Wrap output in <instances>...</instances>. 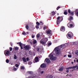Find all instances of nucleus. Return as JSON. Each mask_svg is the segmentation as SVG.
<instances>
[{
  "label": "nucleus",
  "instance_id": "nucleus-24",
  "mask_svg": "<svg viewBox=\"0 0 78 78\" xmlns=\"http://www.w3.org/2000/svg\"><path fill=\"white\" fill-rule=\"evenodd\" d=\"M57 25H59V24H60V22L59 20H57Z\"/></svg>",
  "mask_w": 78,
  "mask_h": 78
},
{
  "label": "nucleus",
  "instance_id": "nucleus-40",
  "mask_svg": "<svg viewBox=\"0 0 78 78\" xmlns=\"http://www.w3.org/2000/svg\"><path fill=\"white\" fill-rule=\"evenodd\" d=\"M68 56L69 58H72V55H68Z\"/></svg>",
  "mask_w": 78,
  "mask_h": 78
},
{
  "label": "nucleus",
  "instance_id": "nucleus-55",
  "mask_svg": "<svg viewBox=\"0 0 78 78\" xmlns=\"http://www.w3.org/2000/svg\"><path fill=\"white\" fill-rule=\"evenodd\" d=\"M41 12H42V14H44V13H43V11H42Z\"/></svg>",
  "mask_w": 78,
  "mask_h": 78
},
{
  "label": "nucleus",
  "instance_id": "nucleus-53",
  "mask_svg": "<svg viewBox=\"0 0 78 78\" xmlns=\"http://www.w3.org/2000/svg\"><path fill=\"white\" fill-rule=\"evenodd\" d=\"M32 38H34V36H32Z\"/></svg>",
  "mask_w": 78,
  "mask_h": 78
},
{
  "label": "nucleus",
  "instance_id": "nucleus-42",
  "mask_svg": "<svg viewBox=\"0 0 78 78\" xmlns=\"http://www.w3.org/2000/svg\"><path fill=\"white\" fill-rule=\"evenodd\" d=\"M15 66L16 67H19V65H18V64H16Z\"/></svg>",
  "mask_w": 78,
  "mask_h": 78
},
{
  "label": "nucleus",
  "instance_id": "nucleus-28",
  "mask_svg": "<svg viewBox=\"0 0 78 78\" xmlns=\"http://www.w3.org/2000/svg\"><path fill=\"white\" fill-rule=\"evenodd\" d=\"M39 36H40V34H38L37 35V38H39Z\"/></svg>",
  "mask_w": 78,
  "mask_h": 78
},
{
  "label": "nucleus",
  "instance_id": "nucleus-23",
  "mask_svg": "<svg viewBox=\"0 0 78 78\" xmlns=\"http://www.w3.org/2000/svg\"><path fill=\"white\" fill-rule=\"evenodd\" d=\"M51 14L52 16H54L55 14V12L54 11H53L52 12Z\"/></svg>",
  "mask_w": 78,
  "mask_h": 78
},
{
  "label": "nucleus",
  "instance_id": "nucleus-60",
  "mask_svg": "<svg viewBox=\"0 0 78 78\" xmlns=\"http://www.w3.org/2000/svg\"><path fill=\"white\" fill-rule=\"evenodd\" d=\"M66 56V55H64V57H65Z\"/></svg>",
  "mask_w": 78,
  "mask_h": 78
},
{
  "label": "nucleus",
  "instance_id": "nucleus-3",
  "mask_svg": "<svg viewBox=\"0 0 78 78\" xmlns=\"http://www.w3.org/2000/svg\"><path fill=\"white\" fill-rule=\"evenodd\" d=\"M48 56L50 58V59L51 61H55L57 59L56 57H54V55H51V53Z\"/></svg>",
  "mask_w": 78,
  "mask_h": 78
},
{
  "label": "nucleus",
  "instance_id": "nucleus-18",
  "mask_svg": "<svg viewBox=\"0 0 78 78\" xmlns=\"http://www.w3.org/2000/svg\"><path fill=\"white\" fill-rule=\"evenodd\" d=\"M35 61L36 62H37L39 61V58H38V57H36L35 58Z\"/></svg>",
  "mask_w": 78,
  "mask_h": 78
},
{
  "label": "nucleus",
  "instance_id": "nucleus-15",
  "mask_svg": "<svg viewBox=\"0 0 78 78\" xmlns=\"http://www.w3.org/2000/svg\"><path fill=\"white\" fill-rule=\"evenodd\" d=\"M46 67V66L45 64L43 63L42 64L41 66V68H45Z\"/></svg>",
  "mask_w": 78,
  "mask_h": 78
},
{
  "label": "nucleus",
  "instance_id": "nucleus-20",
  "mask_svg": "<svg viewBox=\"0 0 78 78\" xmlns=\"http://www.w3.org/2000/svg\"><path fill=\"white\" fill-rule=\"evenodd\" d=\"M22 59H23V61L24 62H27V60L25 57H23L22 58Z\"/></svg>",
  "mask_w": 78,
  "mask_h": 78
},
{
  "label": "nucleus",
  "instance_id": "nucleus-27",
  "mask_svg": "<svg viewBox=\"0 0 78 78\" xmlns=\"http://www.w3.org/2000/svg\"><path fill=\"white\" fill-rule=\"evenodd\" d=\"M6 63H9V59H7L6 60Z\"/></svg>",
  "mask_w": 78,
  "mask_h": 78
},
{
  "label": "nucleus",
  "instance_id": "nucleus-32",
  "mask_svg": "<svg viewBox=\"0 0 78 78\" xmlns=\"http://www.w3.org/2000/svg\"><path fill=\"white\" fill-rule=\"evenodd\" d=\"M35 28L37 29H39V26H37V25H36V26L35 27Z\"/></svg>",
  "mask_w": 78,
  "mask_h": 78
},
{
  "label": "nucleus",
  "instance_id": "nucleus-9",
  "mask_svg": "<svg viewBox=\"0 0 78 78\" xmlns=\"http://www.w3.org/2000/svg\"><path fill=\"white\" fill-rule=\"evenodd\" d=\"M42 41H43L45 43L48 41V38H44L41 39Z\"/></svg>",
  "mask_w": 78,
  "mask_h": 78
},
{
  "label": "nucleus",
  "instance_id": "nucleus-12",
  "mask_svg": "<svg viewBox=\"0 0 78 78\" xmlns=\"http://www.w3.org/2000/svg\"><path fill=\"white\" fill-rule=\"evenodd\" d=\"M46 33H47L48 34H50L51 36L52 35V34L51 33V31H50V30H48L46 31Z\"/></svg>",
  "mask_w": 78,
  "mask_h": 78
},
{
  "label": "nucleus",
  "instance_id": "nucleus-39",
  "mask_svg": "<svg viewBox=\"0 0 78 78\" xmlns=\"http://www.w3.org/2000/svg\"><path fill=\"white\" fill-rule=\"evenodd\" d=\"M61 8V7H60V6H59L58 7L56 8L57 10H58V9H59V8Z\"/></svg>",
  "mask_w": 78,
  "mask_h": 78
},
{
  "label": "nucleus",
  "instance_id": "nucleus-10",
  "mask_svg": "<svg viewBox=\"0 0 78 78\" xmlns=\"http://www.w3.org/2000/svg\"><path fill=\"white\" fill-rule=\"evenodd\" d=\"M60 30L61 31H65V27L62 26L60 28Z\"/></svg>",
  "mask_w": 78,
  "mask_h": 78
},
{
  "label": "nucleus",
  "instance_id": "nucleus-29",
  "mask_svg": "<svg viewBox=\"0 0 78 78\" xmlns=\"http://www.w3.org/2000/svg\"><path fill=\"white\" fill-rule=\"evenodd\" d=\"M64 14L65 15H67V14H68V12L66 11H65L64 12Z\"/></svg>",
  "mask_w": 78,
  "mask_h": 78
},
{
  "label": "nucleus",
  "instance_id": "nucleus-45",
  "mask_svg": "<svg viewBox=\"0 0 78 78\" xmlns=\"http://www.w3.org/2000/svg\"><path fill=\"white\" fill-rule=\"evenodd\" d=\"M26 60L27 61H29V58L28 57L26 58Z\"/></svg>",
  "mask_w": 78,
  "mask_h": 78
},
{
  "label": "nucleus",
  "instance_id": "nucleus-6",
  "mask_svg": "<svg viewBox=\"0 0 78 78\" xmlns=\"http://www.w3.org/2000/svg\"><path fill=\"white\" fill-rule=\"evenodd\" d=\"M4 54L6 56H8V55H10V51H5L4 52Z\"/></svg>",
  "mask_w": 78,
  "mask_h": 78
},
{
  "label": "nucleus",
  "instance_id": "nucleus-54",
  "mask_svg": "<svg viewBox=\"0 0 78 78\" xmlns=\"http://www.w3.org/2000/svg\"><path fill=\"white\" fill-rule=\"evenodd\" d=\"M10 44L11 46H12V43H10Z\"/></svg>",
  "mask_w": 78,
  "mask_h": 78
},
{
  "label": "nucleus",
  "instance_id": "nucleus-41",
  "mask_svg": "<svg viewBox=\"0 0 78 78\" xmlns=\"http://www.w3.org/2000/svg\"><path fill=\"white\" fill-rule=\"evenodd\" d=\"M28 64L29 65H31V64H32V63L31 62H28Z\"/></svg>",
  "mask_w": 78,
  "mask_h": 78
},
{
  "label": "nucleus",
  "instance_id": "nucleus-52",
  "mask_svg": "<svg viewBox=\"0 0 78 78\" xmlns=\"http://www.w3.org/2000/svg\"><path fill=\"white\" fill-rule=\"evenodd\" d=\"M44 73V71H43L41 72V73L42 74V73Z\"/></svg>",
  "mask_w": 78,
  "mask_h": 78
},
{
  "label": "nucleus",
  "instance_id": "nucleus-21",
  "mask_svg": "<svg viewBox=\"0 0 78 78\" xmlns=\"http://www.w3.org/2000/svg\"><path fill=\"white\" fill-rule=\"evenodd\" d=\"M43 40H42V39L40 41V42L41 43V44H45V43L44 41H42Z\"/></svg>",
  "mask_w": 78,
  "mask_h": 78
},
{
  "label": "nucleus",
  "instance_id": "nucleus-8",
  "mask_svg": "<svg viewBox=\"0 0 78 78\" xmlns=\"http://www.w3.org/2000/svg\"><path fill=\"white\" fill-rule=\"evenodd\" d=\"M60 19V21L62 22L63 20V18L62 17H59L58 16L57 19V20H59Z\"/></svg>",
  "mask_w": 78,
  "mask_h": 78
},
{
  "label": "nucleus",
  "instance_id": "nucleus-13",
  "mask_svg": "<svg viewBox=\"0 0 78 78\" xmlns=\"http://www.w3.org/2000/svg\"><path fill=\"white\" fill-rule=\"evenodd\" d=\"M44 62H47L48 63H50V60L46 58L44 60Z\"/></svg>",
  "mask_w": 78,
  "mask_h": 78
},
{
  "label": "nucleus",
  "instance_id": "nucleus-38",
  "mask_svg": "<svg viewBox=\"0 0 78 78\" xmlns=\"http://www.w3.org/2000/svg\"><path fill=\"white\" fill-rule=\"evenodd\" d=\"M21 69H25V68L24 67V66H21Z\"/></svg>",
  "mask_w": 78,
  "mask_h": 78
},
{
  "label": "nucleus",
  "instance_id": "nucleus-30",
  "mask_svg": "<svg viewBox=\"0 0 78 78\" xmlns=\"http://www.w3.org/2000/svg\"><path fill=\"white\" fill-rule=\"evenodd\" d=\"M36 24H37L36 25L38 26H39V25H40V23H39V22H37L36 23Z\"/></svg>",
  "mask_w": 78,
  "mask_h": 78
},
{
  "label": "nucleus",
  "instance_id": "nucleus-63",
  "mask_svg": "<svg viewBox=\"0 0 78 78\" xmlns=\"http://www.w3.org/2000/svg\"><path fill=\"white\" fill-rule=\"evenodd\" d=\"M27 33H27V34H28V32H27Z\"/></svg>",
  "mask_w": 78,
  "mask_h": 78
},
{
  "label": "nucleus",
  "instance_id": "nucleus-48",
  "mask_svg": "<svg viewBox=\"0 0 78 78\" xmlns=\"http://www.w3.org/2000/svg\"><path fill=\"white\" fill-rule=\"evenodd\" d=\"M37 51H39V48H37Z\"/></svg>",
  "mask_w": 78,
  "mask_h": 78
},
{
  "label": "nucleus",
  "instance_id": "nucleus-22",
  "mask_svg": "<svg viewBox=\"0 0 78 78\" xmlns=\"http://www.w3.org/2000/svg\"><path fill=\"white\" fill-rule=\"evenodd\" d=\"M69 14L71 16H73L74 15V12L73 11H71Z\"/></svg>",
  "mask_w": 78,
  "mask_h": 78
},
{
  "label": "nucleus",
  "instance_id": "nucleus-43",
  "mask_svg": "<svg viewBox=\"0 0 78 78\" xmlns=\"http://www.w3.org/2000/svg\"><path fill=\"white\" fill-rule=\"evenodd\" d=\"M76 55H78V50L76 51V52H75Z\"/></svg>",
  "mask_w": 78,
  "mask_h": 78
},
{
  "label": "nucleus",
  "instance_id": "nucleus-7",
  "mask_svg": "<svg viewBox=\"0 0 78 78\" xmlns=\"http://www.w3.org/2000/svg\"><path fill=\"white\" fill-rule=\"evenodd\" d=\"M19 45L21 49V50L23 49V47H22V46H25V45H24V44H22L20 42L19 43Z\"/></svg>",
  "mask_w": 78,
  "mask_h": 78
},
{
  "label": "nucleus",
  "instance_id": "nucleus-44",
  "mask_svg": "<svg viewBox=\"0 0 78 78\" xmlns=\"http://www.w3.org/2000/svg\"><path fill=\"white\" fill-rule=\"evenodd\" d=\"M48 46H50V45H51V43L50 42L48 43Z\"/></svg>",
  "mask_w": 78,
  "mask_h": 78
},
{
  "label": "nucleus",
  "instance_id": "nucleus-51",
  "mask_svg": "<svg viewBox=\"0 0 78 78\" xmlns=\"http://www.w3.org/2000/svg\"><path fill=\"white\" fill-rule=\"evenodd\" d=\"M29 54H30V55H31L32 54V53H31V51H29Z\"/></svg>",
  "mask_w": 78,
  "mask_h": 78
},
{
  "label": "nucleus",
  "instance_id": "nucleus-14",
  "mask_svg": "<svg viewBox=\"0 0 78 78\" xmlns=\"http://www.w3.org/2000/svg\"><path fill=\"white\" fill-rule=\"evenodd\" d=\"M47 78H53V76L52 75H50L48 74L46 76Z\"/></svg>",
  "mask_w": 78,
  "mask_h": 78
},
{
  "label": "nucleus",
  "instance_id": "nucleus-11",
  "mask_svg": "<svg viewBox=\"0 0 78 78\" xmlns=\"http://www.w3.org/2000/svg\"><path fill=\"white\" fill-rule=\"evenodd\" d=\"M24 48V49L26 50H28L30 49V47L26 45L24 46V48Z\"/></svg>",
  "mask_w": 78,
  "mask_h": 78
},
{
  "label": "nucleus",
  "instance_id": "nucleus-26",
  "mask_svg": "<svg viewBox=\"0 0 78 78\" xmlns=\"http://www.w3.org/2000/svg\"><path fill=\"white\" fill-rule=\"evenodd\" d=\"M26 28L27 30H28V28H29V26H28V25H26Z\"/></svg>",
  "mask_w": 78,
  "mask_h": 78
},
{
  "label": "nucleus",
  "instance_id": "nucleus-33",
  "mask_svg": "<svg viewBox=\"0 0 78 78\" xmlns=\"http://www.w3.org/2000/svg\"><path fill=\"white\" fill-rule=\"evenodd\" d=\"M22 34L23 35H26V33H25V31H23V32L22 33Z\"/></svg>",
  "mask_w": 78,
  "mask_h": 78
},
{
  "label": "nucleus",
  "instance_id": "nucleus-35",
  "mask_svg": "<svg viewBox=\"0 0 78 78\" xmlns=\"http://www.w3.org/2000/svg\"><path fill=\"white\" fill-rule=\"evenodd\" d=\"M68 13L70 14V13L71 12V11H70V9H69L68 10Z\"/></svg>",
  "mask_w": 78,
  "mask_h": 78
},
{
  "label": "nucleus",
  "instance_id": "nucleus-25",
  "mask_svg": "<svg viewBox=\"0 0 78 78\" xmlns=\"http://www.w3.org/2000/svg\"><path fill=\"white\" fill-rule=\"evenodd\" d=\"M14 59H17V56L16 55H14Z\"/></svg>",
  "mask_w": 78,
  "mask_h": 78
},
{
  "label": "nucleus",
  "instance_id": "nucleus-46",
  "mask_svg": "<svg viewBox=\"0 0 78 78\" xmlns=\"http://www.w3.org/2000/svg\"><path fill=\"white\" fill-rule=\"evenodd\" d=\"M31 73H32V72H31V71L28 72V73H29V74H31Z\"/></svg>",
  "mask_w": 78,
  "mask_h": 78
},
{
  "label": "nucleus",
  "instance_id": "nucleus-50",
  "mask_svg": "<svg viewBox=\"0 0 78 78\" xmlns=\"http://www.w3.org/2000/svg\"><path fill=\"white\" fill-rule=\"evenodd\" d=\"M40 23H42V25H44V23H42V21H40Z\"/></svg>",
  "mask_w": 78,
  "mask_h": 78
},
{
  "label": "nucleus",
  "instance_id": "nucleus-58",
  "mask_svg": "<svg viewBox=\"0 0 78 78\" xmlns=\"http://www.w3.org/2000/svg\"><path fill=\"white\" fill-rule=\"evenodd\" d=\"M72 64H73V62H72Z\"/></svg>",
  "mask_w": 78,
  "mask_h": 78
},
{
  "label": "nucleus",
  "instance_id": "nucleus-59",
  "mask_svg": "<svg viewBox=\"0 0 78 78\" xmlns=\"http://www.w3.org/2000/svg\"><path fill=\"white\" fill-rule=\"evenodd\" d=\"M17 44H19V43H17Z\"/></svg>",
  "mask_w": 78,
  "mask_h": 78
},
{
  "label": "nucleus",
  "instance_id": "nucleus-31",
  "mask_svg": "<svg viewBox=\"0 0 78 78\" xmlns=\"http://www.w3.org/2000/svg\"><path fill=\"white\" fill-rule=\"evenodd\" d=\"M13 50H18V48L17 47H16L15 48H13Z\"/></svg>",
  "mask_w": 78,
  "mask_h": 78
},
{
  "label": "nucleus",
  "instance_id": "nucleus-37",
  "mask_svg": "<svg viewBox=\"0 0 78 78\" xmlns=\"http://www.w3.org/2000/svg\"><path fill=\"white\" fill-rule=\"evenodd\" d=\"M9 50L10 51H12V48L11 47H10L9 48Z\"/></svg>",
  "mask_w": 78,
  "mask_h": 78
},
{
  "label": "nucleus",
  "instance_id": "nucleus-2",
  "mask_svg": "<svg viewBox=\"0 0 78 78\" xmlns=\"http://www.w3.org/2000/svg\"><path fill=\"white\" fill-rule=\"evenodd\" d=\"M67 26H68L69 28H71H71H73L74 27L75 24H74L73 22L71 21V22L68 23Z\"/></svg>",
  "mask_w": 78,
  "mask_h": 78
},
{
  "label": "nucleus",
  "instance_id": "nucleus-62",
  "mask_svg": "<svg viewBox=\"0 0 78 78\" xmlns=\"http://www.w3.org/2000/svg\"><path fill=\"white\" fill-rule=\"evenodd\" d=\"M67 76H69V74H68V75H67Z\"/></svg>",
  "mask_w": 78,
  "mask_h": 78
},
{
  "label": "nucleus",
  "instance_id": "nucleus-57",
  "mask_svg": "<svg viewBox=\"0 0 78 78\" xmlns=\"http://www.w3.org/2000/svg\"><path fill=\"white\" fill-rule=\"evenodd\" d=\"M78 63V59L76 61Z\"/></svg>",
  "mask_w": 78,
  "mask_h": 78
},
{
  "label": "nucleus",
  "instance_id": "nucleus-1",
  "mask_svg": "<svg viewBox=\"0 0 78 78\" xmlns=\"http://www.w3.org/2000/svg\"><path fill=\"white\" fill-rule=\"evenodd\" d=\"M54 50L55 51V52L56 53V56L59 55L61 54V51H60V49L58 47H56L54 49Z\"/></svg>",
  "mask_w": 78,
  "mask_h": 78
},
{
  "label": "nucleus",
  "instance_id": "nucleus-36",
  "mask_svg": "<svg viewBox=\"0 0 78 78\" xmlns=\"http://www.w3.org/2000/svg\"><path fill=\"white\" fill-rule=\"evenodd\" d=\"M47 28V27L46 26H45L43 27V30H45Z\"/></svg>",
  "mask_w": 78,
  "mask_h": 78
},
{
  "label": "nucleus",
  "instance_id": "nucleus-47",
  "mask_svg": "<svg viewBox=\"0 0 78 78\" xmlns=\"http://www.w3.org/2000/svg\"><path fill=\"white\" fill-rule=\"evenodd\" d=\"M13 70H14L15 71H16V70H17V69L16 68H13Z\"/></svg>",
  "mask_w": 78,
  "mask_h": 78
},
{
  "label": "nucleus",
  "instance_id": "nucleus-64",
  "mask_svg": "<svg viewBox=\"0 0 78 78\" xmlns=\"http://www.w3.org/2000/svg\"><path fill=\"white\" fill-rule=\"evenodd\" d=\"M76 59H77V58H76Z\"/></svg>",
  "mask_w": 78,
  "mask_h": 78
},
{
  "label": "nucleus",
  "instance_id": "nucleus-49",
  "mask_svg": "<svg viewBox=\"0 0 78 78\" xmlns=\"http://www.w3.org/2000/svg\"><path fill=\"white\" fill-rule=\"evenodd\" d=\"M66 72H67V73H69V70H67L66 71Z\"/></svg>",
  "mask_w": 78,
  "mask_h": 78
},
{
  "label": "nucleus",
  "instance_id": "nucleus-4",
  "mask_svg": "<svg viewBox=\"0 0 78 78\" xmlns=\"http://www.w3.org/2000/svg\"><path fill=\"white\" fill-rule=\"evenodd\" d=\"M73 36V34L71 32H69L67 34V37L68 39H70L72 37V36Z\"/></svg>",
  "mask_w": 78,
  "mask_h": 78
},
{
  "label": "nucleus",
  "instance_id": "nucleus-16",
  "mask_svg": "<svg viewBox=\"0 0 78 78\" xmlns=\"http://www.w3.org/2000/svg\"><path fill=\"white\" fill-rule=\"evenodd\" d=\"M78 9H76L75 11V14L76 16L78 17Z\"/></svg>",
  "mask_w": 78,
  "mask_h": 78
},
{
  "label": "nucleus",
  "instance_id": "nucleus-19",
  "mask_svg": "<svg viewBox=\"0 0 78 78\" xmlns=\"http://www.w3.org/2000/svg\"><path fill=\"white\" fill-rule=\"evenodd\" d=\"M72 19H73V17L71 16H70V17L68 18V20H69L70 22Z\"/></svg>",
  "mask_w": 78,
  "mask_h": 78
},
{
  "label": "nucleus",
  "instance_id": "nucleus-61",
  "mask_svg": "<svg viewBox=\"0 0 78 78\" xmlns=\"http://www.w3.org/2000/svg\"><path fill=\"white\" fill-rule=\"evenodd\" d=\"M57 14L58 15V16L59 15V13H58Z\"/></svg>",
  "mask_w": 78,
  "mask_h": 78
},
{
  "label": "nucleus",
  "instance_id": "nucleus-34",
  "mask_svg": "<svg viewBox=\"0 0 78 78\" xmlns=\"http://www.w3.org/2000/svg\"><path fill=\"white\" fill-rule=\"evenodd\" d=\"M37 42V41H36V40L34 41H33L34 44H36V43Z\"/></svg>",
  "mask_w": 78,
  "mask_h": 78
},
{
  "label": "nucleus",
  "instance_id": "nucleus-56",
  "mask_svg": "<svg viewBox=\"0 0 78 78\" xmlns=\"http://www.w3.org/2000/svg\"><path fill=\"white\" fill-rule=\"evenodd\" d=\"M74 62H76V60H74Z\"/></svg>",
  "mask_w": 78,
  "mask_h": 78
},
{
  "label": "nucleus",
  "instance_id": "nucleus-5",
  "mask_svg": "<svg viewBox=\"0 0 78 78\" xmlns=\"http://www.w3.org/2000/svg\"><path fill=\"white\" fill-rule=\"evenodd\" d=\"M77 70H78V65H76L75 66H73V67H69L67 68H66V70H69V69H74V68H76Z\"/></svg>",
  "mask_w": 78,
  "mask_h": 78
},
{
  "label": "nucleus",
  "instance_id": "nucleus-17",
  "mask_svg": "<svg viewBox=\"0 0 78 78\" xmlns=\"http://www.w3.org/2000/svg\"><path fill=\"white\" fill-rule=\"evenodd\" d=\"M63 70H64V67L63 66L60 67V69H59L58 70L59 71V72H61V71H63Z\"/></svg>",
  "mask_w": 78,
  "mask_h": 78
}]
</instances>
